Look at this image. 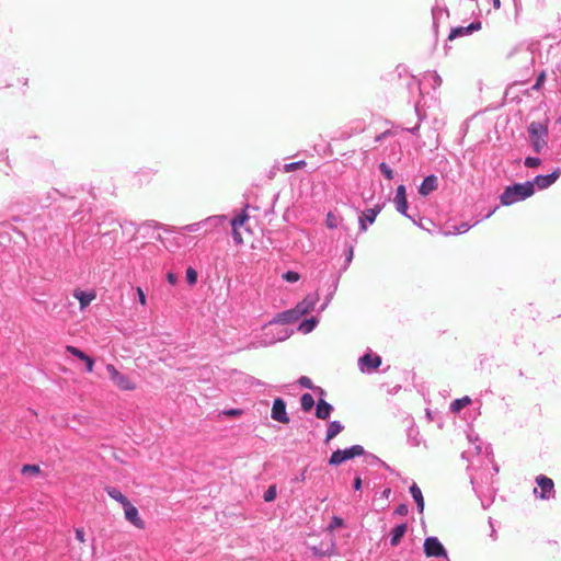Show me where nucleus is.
<instances>
[{
    "label": "nucleus",
    "instance_id": "1",
    "mask_svg": "<svg viewBox=\"0 0 561 561\" xmlns=\"http://www.w3.org/2000/svg\"><path fill=\"white\" fill-rule=\"evenodd\" d=\"M534 183L525 182L507 186L501 195V203L504 206L513 205L534 195Z\"/></svg>",
    "mask_w": 561,
    "mask_h": 561
},
{
    "label": "nucleus",
    "instance_id": "2",
    "mask_svg": "<svg viewBox=\"0 0 561 561\" xmlns=\"http://www.w3.org/2000/svg\"><path fill=\"white\" fill-rule=\"evenodd\" d=\"M529 137L533 144V147L536 152H540V150L546 146V138L548 135V127L546 124L540 122H531L528 127Z\"/></svg>",
    "mask_w": 561,
    "mask_h": 561
},
{
    "label": "nucleus",
    "instance_id": "3",
    "mask_svg": "<svg viewBox=\"0 0 561 561\" xmlns=\"http://www.w3.org/2000/svg\"><path fill=\"white\" fill-rule=\"evenodd\" d=\"M364 453L365 450L360 445H354L344 450L337 449L331 455L329 463L331 466H339L348 459H353L355 457L364 455Z\"/></svg>",
    "mask_w": 561,
    "mask_h": 561
},
{
    "label": "nucleus",
    "instance_id": "4",
    "mask_svg": "<svg viewBox=\"0 0 561 561\" xmlns=\"http://www.w3.org/2000/svg\"><path fill=\"white\" fill-rule=\"evenodd\" d=\"M314 556L318 557H331L336 554V542L333 535H330L327 539L320 540L310 547Z\"/></svg>",
    "mask_w": 561,
    "mask_h": 561
},
{
    "label": "nucleus",
    "instance_id": "5",
    "mask_svg": "<svg viewBox=\"0 0 561 561\" xmlns=\"http://www.w3.org/2000/svg\"><path fill=\"white\" fill-rule=\"evenodd\" d=\"M106 370L111 380L122 390H134L136 388L135 383L125 375L121 374L117 368L108 364L106 366Z\"/></svg>",
    "mask_w": 561,
    "mask_h": 561
},
{
    "label": "nucleus",
    "instance_id": "6",
    "mask_svg": "<svg viewBox=\"0 0 561 561\" xmlns=\"http://www.w3.org/2000/svg\"><path fill=\"white\" fill-rule=\"evenodd\" d=\"M249 220V215L247 210L244 209L242 214L236 216L231 220V227H232V237L236 244H242L244 242L243 234H242V227L245 225V222Z\"/></svg>",
    "mask_w": 561,
    "mask_h": 561
},
{
    "label": "nucleus",
    "instance_id": "7",
    "mask_svg": "<svg viewBox=\"0 0 561 561\" xmlns=\"http://www.w3.org/2000/svg\"><path fill=\"white\" fill-rule=\"evenodd\" d=\"M424 552L427 557H446V550L436 537L425 539Z\"/></svg>",
    "mask_w": 561,
    "mask_h": 561
},
{
    "label": "nucleus",
    "instance_id": "8",
    "mask_svg": "<svg viewBox=\"0 0 561 561\" xmlns=\"http://www.w3.org/2000/svg\"><path fill=\"white\" fill-rule=\"evenodd\" d=\"M272 419L283 424L289 423V417L286 413V404L280 398H276L274 400L272 408Z\"/></svg>",
    "mask_w": 561,
    "mask_h": 561
},
{
    "label": "nucleus",
    "instance_id": "9",
    "mask_svg": "<svg viewBox=\"0 0 561 561\" xmlns=\"http://www.w3.org/2000/svg\"><path fill=\"white\" fill-rule=\"evenodd\" d=\"M125 518L138 529L145 528V522L140 518L138 510L134 506L130 501L124 505Z\"/></svg>",
    "mask_w": 561,
    "mask_h": 561
},
{
    "label": "nucleus",
    "instance_id": "10",
    "mask_svg": "<svg viewBox=\"0 0 561 561\" xmlns=\"http://www.w3.org/2000/svg\"><path fill=\"white\" fill-rule=\"evenodd\" d=\"M536 482L540 488V499H549L554 493V483L550 478L546 476H538L536 478Z\"/></svg>",
    "mask_w": 561,
    "mask_h": 561
},
{
    "label": "nucleus",
    "instance_id": "11",
    "mask_svg": "<svg viewBox=\"0 0 561 561\" xmlns=\"http://www.w3.org/2000/svg\"><path fill=\"white\" fill-rule=\"evenodd\" d=\"M358 365L362 371H365V369L375 370L381 365V357L379 355L365 354L358 359Z\"/></svg>",
    "mask_w": 561,
    "mask_h": 561
},
{
    "label": "nucleus",
    "instance_id": "12",
    "mask_svg": "<svg viewBox=\"0 0 561 561\" xmlns=\"http://www.w3.org/2000/svg\"><path fill=\"white\" fill-rule=\"evenodd\" d=\"M559 176L560 170L557 169L548 175H537L531 183H534V187L537 186L539 190H545L553 184Z\"/></svg>",
    "mask_w": 561,
    "mask_h": 561
},
{
    "label": "nucleus",
    "instance_id": "13",
    "mask_svg": "<svg viewBox=\"0 0 561 561\" xmlns=\"http://www.w3.org/2000/svg\"><path fill=\"white\" fill-rule=\"evenodd\" d=\"M381 208L379 206H375L373 208L366 209L359 216V229L365 232L367 230V222L374 224L377 215L380 213Z\"/></svg>",
    "mask_w": 561,
    "mask_h": 561
},
{
    "label": "nucleus",
    "instance_id": "14",
    "mask_svg": "<svg viewBox=\"0 0 561 561\" xmlns=\"http://www.w3.org/2000/svg\"><path fill=\"white\" fill-rule=\"evenodd\" d=\"M394 204H396V208L399 213H401L402 215H407L408 199H407V193H405L404 185H399L397 187Z\"/></svg>",
    "mask_w": 561,
    "mask_h": 561
},
{
    "label": "nucleus",
    "instance_id": "15",
    "mask_svg": "<svg viewBox=\"0 0 561 561\" xmlns=\"http://www.w3.org/2000/svg\"><path fill=\"white\" fill-rule=\"evenodd\" d=\"M300 319L298 312L295 308L286 310L284 312H280L276 314V317L270 322V323H282V324H288L294 323Z\"/></svg>",
    "mask_w": 561,
    "mask_h": 561
},
{
    "label": "nucleus",
    "instance_id": "16",
    "mask_svg": "<svg viewBox=\"0 0 561 561\" xmlns=\"http://www.w3.org/2000/svg\"><path fill=\"white\" fill-rule=\"evenodd\" d=\"M66 351L68 353H70L71 355L76 356L77 358H79L80 360L84 362L85 363V366H87V370L89 373H92L93 371V367H94V359L90 356H88L85 353H83L81 350L72 346V345H67L66 346Z\"/></svg>",
    "mask_w": 561,
    "mask_h": 561
},
{
    "label": "nucleus",
    "instance_id": "17",
    "mask_svg": "<svg viewBox=\"0 0 561 561\" xmlns=\"http://www.w3.org/2000/svg\"><path fill=\"white\" fill-rule=\"evenodd\" d=\"M73 296L79 300L81 309L87 308L96 298L94 290L83 291L81 289H75Z\"/></svg>",
    "mask_w": 561,
    "mask_h": 561
},
{
    "label": "nucleus",
    "instance_id": "18",
    "mask_svg": "<svg viewBox=\"0 0 561 561\" xmlns=\"http://www.w3.org/2000/svg\"><path fill=\"white\" fill-rule=\"evenodd\" d=\"M437 186H438V183H437V176L435 175H428L426 176L420 188H419V193L422 195V196H427L428 194H431L432 192L436 191L437 190Z\"/></svg>",
    "mask_w": 561,
    "mask_h": 561
},
{
    "label": "nucleus",
    "instance_id": "19",
    "mask_svg": "<svg viewBox=\"0 0 561 561\" xmlns=\"http://www.w3.org/2000/svg\"><path fill=\"white\" fill-rule=\"evenodd\" d=\"M480 28H481V23L480 22H473V23H471L467 27L461 26V27L453 28L450 34H449V36H448V39L453 41V39H455L458 36L468 35L472 31H478Z\"/></svg>",
    "mask_w": 561,
    "mask_h": 561
},
{
    "label": "nucleus",
    "instance_id": "20",
    "mask_svg": "<svg viewBox=\"0 0 561 561\" xmlns=\"http://www.w3.org/2000/svg\"><path fill=\"white\" fill-rule=\"evenodd\" d=\"M332 411V405L323 399H320L317 404L316 416L320 420H327Z\"/></svg>",
    "mask_w": 561,
    "mask_h": 561
},
{
    "label": "nucleus",
    "instance_id": "21",
    "mask_svg": "<svg viewBox=\"0 0 561 561\" xmlns=\"http://www.w3.org/2000/svg\"><path fill=\"white\" fill-rule=\"evenodd\" d=\"M407 524H400L392 529L390 543L396 547L400 543L401 539L407 533Z\"/></svg>",
    "mask_w": 561,
    "mask_h": 561
},
{
    "label": "nucleus",
    "instance_id": "22",
    "mask_svg": "<svg viewBox=\"0 0 561 561\" xmlns=\"http://www.w3.org/2000/svg\"><path fill=\"white\" fill-rule=\"evenodd\" d=\"M410 492L412 497L416 502L419 512L422 513L424 510V499L421 489L416 485V483H413L410 488Z\"/></svg>",
    "mask_w": 561,
    "mask_h": 561
},
{
    "label": "nucleus",
    "instance_id": "23",
    "mask_svg": "<svg viewBox=\"0 0 561 561\" xmlns=\"http://www.w3.org/2000/svg\"><path fill=\"white\" fill-rule=\"evenodd\" d=\"M343 428L344 427L340 422H337V421L331 422L328 426L325 443H329L336 435H339L343 431Z\"/></svg>",
    "mask_w": 561,
    "mask_h": 561
},
{
    "label": "nucleus",
    "instance_id": "24",
    "mask_svg": "<svg viewBox=\"0 0 561 561\" xmlns=\"http://www.w3.org/2000/svg\"><path fill=\"white\" fill-rule=\"evenodd\" d=\"M108 496L118 503H121L123 506L128 504L129 500L116 488L107 486L105 489Z\"/></svg>",
    "mask_w": 561,
    "mask_h": 561
},
{
    "label": "nucleus",
    "instance_id": "25",
    "mask_svg": "<svg viewBox=\"0 0 561 561\" xmlns=\"http://www.w3.org/2000/svg\"><path fill=\"white\" fill-rule=\"evenodd\" d=\"M471 403V399L469 397H463V398H460V399H456L451 402L450 404V410L451 412L454 413H458L460 412L463 408H466L467 405H469Z\"/></svg>",
    "mask_w": 561,
    "mask_h": 561
},
{
    "label": "nucleus",
    "instance_id": "26",
    "mask_svg": "<svg viewBox=\"0 0 561 561\" xmlns=\"http://www.w3.org/2000/svg\"><path fill=\"white\" fill-rule=\"evenodd\" d=\"M313 307H314L313 301L305 299L301 302H299L295 307V309L298 312L299 317L301 318L304 314L310 312L313 309Z\"/></svg>",
    "mask_w": 561,
    "mask_h": 561
},
{
    "label": "nucleus",
    "instance_id": "27",
    "mask_svg": "<svg viewBox=\"0 0 561 561\" xmlns=\"http://www.w3.org/2000/svg\"><path fill=\"white\" fill-rule=\"evenodd\" d=\"M300 403H301V409L305 412H309L314 405L313 397L310 393H305L301 396Z\"/></svg>",
    "mask_w": 561,
    "mask_h": 561
},
{
    "label": "nucleus",
    "instance_id": "28",
    "mask_svg": "<svg viewBox=\"0 0 561 561\" xmlns=\"http://www.w3.org/2000/svg\"><path fill=\"white\" fill-rule=\"evenodd\" d=\"M316 324H317V320L314 318H311V319L302 321L299 324L298 330L301 333L307 334V333H310L314 329Z\"/></svg>",
    "mask_w": 561,
    "mask_h": 561
},
{
    "label": "nucleus",
    "instance_id": "29",
    "mask_svg": "<svg viewBox=\"0 0 561 561\" xmlns=\"http://www.w3.org/2000/svg\"><path fill=\"white\" fill-rule=\"evenodd\" d=\"M304 167H306V161H304V160L291 162V163H286L284 165V172H286V173L294 172L296 170L302 169Z\"/></svg>",
    "mask_w": 561,
    "mask_h": 561
},
{
    "label": "nucleus",
    "instance_id": "30",
    "mask_svg": "<svg viewBox=\"0 0 561 561\" xmlns=\"http://www.w3.org/2000/svg\"><path fill=\"white\" fill-rule=\"evenodd\" d=\"M344 526V522L341 517L339 516H334L331 520V523L329 524V526L327 527V530L329 533H333L336 528H341Z\"/></svg>",
    "mask_w": 561,
    "mask_h": 561
},
{
    "label": "nucleus",
    "instance_id": "31",
    "mask_svg": "<svg viewBox=\"0 0 561 561\" xmlns=\"http://www.w3.org/2000/svg\"><path fill=\"white\" fill-rule=\"evenodd\" d=\"M277 494L276 485H270L266 492L264 493V501L272 502L275 500Z\"/></svg>",
    "mask_w": 561,
    "mask_h": 561
},
{
    "label": "nucleus",
    "instance_id": "32",
    "mask_svg": "<svg viewBox=\"0 0 561 561\" xmlns=\"http://www.w3.org/2000/svg\"><path fill=\"white\" fill-rule=\"evenodd\" d=\"M186 280L190 285H195L197 282V272L193 267L186 270Z\"/></svg>",
    "mask_w": 561,
    "mask_h": 561
},
{
    "label": "nucleus",
    "instance_id": "33",
    "mask_svg": "<svg viewBox=\"0 0 561 561\" xmlns=\"http://www.w3.org/2000/svg\"><path fill=\"white\" fill-rule=\"evenodd\" d=\"M379 169L381 171V173L388 179V180H392L393 179V171L389 168V165L385 162H381L379 164Z\"/></svg>",
    "mask_w": 561,
    "mask_h": 561
},
{
    "label": "nucleus",
    "instance_id": "34",
    "mask_svg": "<svg viewBox=\"0 0 561 561\" xmlns=\"http://www.w3.org/2000/svg\"><path fill=\"white\" fill-rule=\"evenodd\" d=\"M325 224L329 229H334L337 227V218L332 213H329L327 215Z\"/></svg>",
    "mask_w": 561,
    "mask_h": 561
},
{
    "label": "nucleus",
    "instance_id": "35",
    "mask_svg": "<svg viewBox=\"0 0 561 561\" xmlns=\"http://www.w3.org/2000/svg\"><path fill=\"white\" fill-rule=\"evenodd\" d=\"M22 473H33V474H37L39 473L41 469L37 465H24L22 467Z\"/></svg>",
    "mask_w": 561,
    "mask_h": 561
},
{
    "label": "nucleus",
    "instance_id": "36",
    "mask_svg": "<svg viewBox=\"0 0 561 561\" xmlns=\"http://www.w3.org/2000/svg\"><path fill=\"white\" fill-rule=\"evenodd\" d=\"M283 277L289 283H295L300 278L299 274L294 271L286 272Z\"/></svg>",
    "mask_w": 561,
    "mask_h": 561
},
{
    "label": "nucleus",
    "instance_id": "37",
    "mask_svg": "<svg viewBox=\"0 0 561 561\" xmlns=\"http://www.w3.org/2000/svg\"><path fill=\"white\" fill-rule=\"evenodd\" d=\"M299 385L307 388V389H314V386L310 378L302 376L298 380Z\"/></svg>",
    "mask_w": 561,
    "mask_h": 561
},
{
    "label": "nucleus",
    "instance_id": "38",
    "mask_svg": "<svg viewBox=\"0 0 561 561\" xmlns=\"http://www.w3.org/2000/svg\"><path fill=\"white\" fill-rule=\"evenodd\" d=\"M539 158L528 157L525 160V165L528 168H537L540 164Z\"/></svg>",
    "mask_w": 561,
    "mask_h": 561
},
{
    "label": "nucleus",
    "instance_id": "39",
    "mask_svg": "<svg viewBox=\"0 0 561 561\" xmlns=\"http://www.w3.org/2000/svg\"><path fill=\"white\" fill-rule=\"evenodd\" d=\"M545 80H546V73H545V72H541V73L538 76V78H537V80H536V83L534 84L533 89H534V90H539V89L541 88V85L543 84Z\"/></svg>",
    "mask_w": 561,
    "mask_h": 561
},
{
    "label": "nucleus",
    "instance_id": "40",
    "mask_svg": "<svg viewBox=\"0 0 561 561\" xmlns=\"http://www.w3.org/2000/svg\"><path fill=\"white\" fill-rule=\"evenodd\" d=\"M76 539L81 543H85V534L83 528H76Z\"/></svg>",
    "mask_w": 561,
    "mask_h": 561
},
{
    "label": "nucleus",
    "instance_id": "41",
    "mask_svg": "<svg viewBox=\"0 0 561 561\" xmlns=\"http://www.w3.org/2000/svg\"><path fill=\"white\" fill-rule=\"evenodd\" d=\"M394 514L400 515V516L407 515L408 514V506L405 504H400L396 508Z\"/></svg>",
    "mask_w": 561,
    "mask_h": 561
},
{
    "label": "nucleus",
    "instance_id": "42",
    "mask_svg": "<svg viewBox=\"0 0 561 561\" xmlns=\"http://www.w3.org/2000/svg\"><path fill=\"white\" fill-rule=\"evenodd\" d=\"M137 295H138L139 302L142 306H146V304H147L146 295L140 287H137Z\"/></svg>",
    "mask_w": 561,
    "mask_h": 561
},
{
    "label": "nucleus",
    "instance_id": "43",
    "mask_svg": "<svg viewBox=\"0 0 561 561\" xmlns=\"http://www.w3.org/2000/svg\"><path fill=\"white\" fill-rule=\"evenodd\" d=\"M241 413V410L238 409H231L225 412V414L228 416H239Z\"/></svg>",
    "mask_w": 561,
    "mask_h": 561
},
{
    "label": "nucleus",
    "instance_id": "44",
    "mask_svg": "<svg viewBox=\"0 0 561 561\" xmlns=\"http://www.w3.org/2000/svg\"><path fill=\"white\" fill-rule=\"evenodd\" d=\"M167 278H168V282L172 285H174L176 283V276L173 274V273H169L167 275Z\"/></svg>",
    "mask_w": 561,
    "mask_h": 561
},
{
    "label": "nucleus",
    "instance_id": "45",
    "mask_svg": "<svg viewBox=\"0 0 561 561\" xmlns=\"http://www.w3.org/2000/svg\"><path fill=\"white\" fill-rule=\"evenodd\" d=\"M307 469H305L299 477L296 478V481L304 482L306 480Z\"/></svg>",
    "mask_w": 561,
    "mask_h": 561
},
{
    "label": "nucleus",
    "instance_id": "46",
    "mask_svg": "<svg viewBox=\"0 0 561 561\" xmlns=\"http://www.w3.org/2000/svg\"><path fill=\"white\" fill-rule=\"evenodd\" d=\"M360 486H362V480H360V478H356L355 481H354V488L356 490H359Z\"/></svg>",
    "mask_w": 561,
    "mask_h": 561
},
{
    "label": "nucleus",
    "instance_id": "47",
    "mask_svg": "<svg viewBox=\"0 0 561 561\" xmlns=\"http://www.w3.org/2000/svg\"><path fill=\"white\" fill-rule=\"evenodd\" d=\"M493 1V7L494 9H500L501 8V0H492Z\"/></svg>",
    "mask_w": 561,
    "mask_h": 561
},
{
    "label": "nucleus",
    "instance_id": "48",
    "mask_svg": "<svg viewBox=\"0 0 561 561\" xmlns=\"http://www.w3.org/2000/svg\"><path fill=\"white\" fill-rule=\"evenodd\" d=\"M387 134H388V131H386V133H382V134L378 135V136L376 137V141H380V140H381V139H382Z\"/></svg>",
    "mask_w": 561,
    "mask_h": 561
},
{
    "label": "nucleus",
    "instance_id": "49",
    "mask_svg": "<svg viewBox=\"0 0 561 561\" xmlns=\"http://www.w3.org/2000/svg\"><path fill=\"white\" fill-rule=\"evenodd\" d=\"M352 256H353V249L351 248V249H350V253H348V260H351V259H352Z\"/></svg>",
    "mask_w": 561,
    "mask_h": 561
},
{
    "label": "nucleus",
    "instance_id": "50",
    "mask_svg": "<svg viewBox=\"0 0 561 561\" xmlns=\"http://www.w3.org/2000/svg\"><path fill=\"white\" fill-rule=\"evenodd\" d=\"M389 492H390V489H387V490L385 491V495H388V493H389Z\"/></svg>",
    "mask_w": 561,
    "mask_h": 561
},
{
    "label": "nucleus",
    "instance_id": "51",
    "mask_svg": "<svg viewBox=\"0 0 561 561\" xmlns=\"http://www.w3.org/2000/svg\"><path fill=\"white\" fill-rule=\"evenodd\" d=\"M389 492H390V489H387V490L385 491V495H388V493H389Z\"/></svg>",
    "mask_w": 561,
    "mask_h": 561
}]
</instances>
